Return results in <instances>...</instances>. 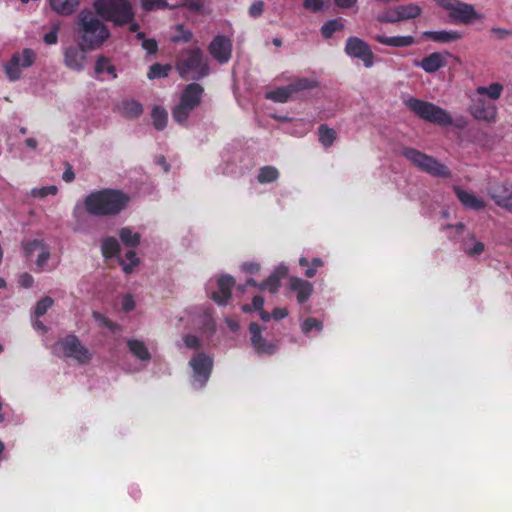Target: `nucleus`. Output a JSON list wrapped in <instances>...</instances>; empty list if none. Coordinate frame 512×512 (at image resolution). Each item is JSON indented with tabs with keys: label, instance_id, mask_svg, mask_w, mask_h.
<instances>
[{
	"label": "nucleus",
	"instance_id": "f257e3e1",
	"mask_svg": "<svg viewBox=\"0 0 512 512\" xmlns=\"http://www.w3.org/2000/svg\"><path fill=\"white\" fill-rule=\"evenodd\" d=\"M130 197L117 189H102L91 192L84 199L88 214L94 216H115L129 204Z\"/></svg>",
	"mask_w": 512,
	"mask_h": 512
},
{
	"label": "nucleus",
	"instance_id": "f03ea898",
	"mask_svg": "<svg viewBox=\"0 0 512 512\" xmlns=\"http://www.w3.org/2000/svg\"><path fill=\"white\" fill-rule=\"evenodd\" d=\"M77 33L80 43L88 50L101 47L110 37V31L91 11L83 10L78 15Z\"/></svg>",
	"mask_w": 512,
	"mask_h": 512
},
{
	"label": "nucleus",
	"instance_id": "7ed1b4c3",
	"mask_svg": "<svg viewBox=\"0 0 512 512\" xmlns=\"http://www.w3.org/2000/svg\"><path fill=\"white\" fill-rule=\"evenodd\" d=\"M93 6L98 16L115 26H124L134 20V11L128 0H95Z\"/></svg>",
	"mask_w": 512,
	"mask_h": 512
},
{
	"label": "nucleus",
	"instance_id": "20e7f679",
	"mask_svg": "<svg viewBox=\"0 0 512 512\" xmlns=\"http://www.w3.org/2000/svg\"><path fill=\"white\" fill-rule=\"evenodd\" d=\"M405 105L419 118L440 126H448L453 123L450 114L443 108L415 97L408 98Z\"/></svg>",
	"mask_w": 512,
	"mask_h": 512
},
{
	"label": "nucleus",
	"instance_id": "39448f33",
	"mask_svg": "<svg viewBox=\"0 0 512 512\" xmlns=\"http://www.w3.org/2000/svg\"><path fill=\"white\" fill-rule=\"evenodd\" d=\"M401 154L422 172L435 177H451V171L446 165L415 148L404 147Z\"/></svg>",
	"mask_w": 512,
	"mask_h": 512
},
{
	"label": "nucleus",
	"instance_id": "423d86ee",
	"mask_svg": "<svg viewBox=\"0 0 512 512\" xmlns=\"http://www.w3.org/2000/svg\"><path fill=\"white\" fill-rule=\"evenodd\" d=\"M437 4L449 11L450 20L454 23L469 24L479 18L472 5L459 0H437Z\"/></svg>",
	"mask_w": 512,
	"mask_h": 512
},
{
	"label": "nucleus",
	"instance_id": "0eeeda50",
	"mask_svg": "<svg viewBox=\"0 0 512 512\" xmlns=\"http://www.w3.org/2000/svg\"><path fill=\"white\" fill-rule=\"evenodd\" d=\"M57 344L61 347L67 358H72L79 364H88L92 360V353L80 342L74 334H69L59 340Z\"/></svg>",
	"mask_w": 512,
	"mask_h": 512
},
{
	"label": "nucleus",
	"instance_id": "6e6552de",
	"mask_svg": "<svg viewBox=\"0 0 512 512\" xmlns=\"http://www.w3.org/2000/svg\"><path fill=\"white\" fill-rule=\"evenodd\" d=\"M422 14V8L414 3L389 8L378 15L381 23H397L404 20L415 19Z\"/></svg>",
	"mask_w": 512,
	"mask_h": 512
},
{
	"label": "nucleus",
	"instance_id": "1a4fd4ad",
	"mask_svg": "<svg viewBox=\"0 0 512 512\" xmlns=\"http://www.w3.org/2000/svg\"><path fill=\"white\" fill-rule=\"evenodd\" d=\"M345 52L353 58L363 61L366 68H370L374 64V53L370 46L358 37H349L346 41Z\"/></svg>",
	"mask_w": 512,
	"mask_h": 512
},
{
	"label": "nucleus",
	"instance_id": "9d476101",
	"mask_svg": "<svg viewBox=\"0 0 512 512\" xmlns=\"http://www.w3.org/2000/svg\"><path fill=\"white\" fill-rule=\"evenodd\" d=\"M213 358L206 353L194 355V386L204 387L213 369Z\"/></svg>",
	"mask_w": 512,
	"mask_h": 512
},
{
	"label": "nucleus",
	"instance_id": "9b49d317",
	"mask_svg": "<svg viewBox=\"0 0 512 512\" xmlns=\"http://www.w3.org/2000/svg\"><path fill=\"white\" fill-rule=\"evenodd\" d=\"M192 112V83L184 88L179 103L172 110V117L175 122L184 124Z\"/></svg>",
	"mask_w": 512,
	"mask_h": 512
},
{
	"label": "nucleus",
	"instance_id": "f8f14e48",
	"mask_svg": "<svg viewBox=\"0 0 512 512\" xmlns=\"http://www.w3.org/2000/svg\"><path fill=\"white\" fill-rule=\"evenodd\" d=\"M469 112L475 119L487 122H495L497 116L496 106L483 98L473 99Z\"/></svg>",
	"mask_w": 512,
	"mask_h": 512
},
{
	"label": "nucleus",
	"instance_id": "ddd939ff",
	"mask_svg": "<svg viewBox=\"0 0 512 512\" xmlns=\"http://www.w3.org/2000/svg\"><path fill=\"white\" fill-rule=\"evenodd\" d=\"M209 53L219 63H227L232 54V43L224 35L216 36L209 45Z\"/></svg>",
	"mask_w": 512,
	"mask_h": 512
},
{
	"label": "nucleus",
	"instance_id": "4468645a",
	"mask_svg": "<svg viewBox=\"0 0 512 512\" xmlns=\"http://www.w3.org/2000/svg\"><path fill=\"white\" fill-rule=\"evenodd\" d=\"M88 50L79 43V46L71 45L64 50V64L67 68L74 71H82L84 69L86 54Z\"/></svg>",
	"mask_w": 512,
	"mask_h": 512
},
{
	"label": "nucleus",
	"instance_id": "2eb2a0df",
	"mask_svg": "<svg viewBox=\"0 0 512 512\" xmlns=\"http://www.w3.org/2000/svg\"><path fill=\"white\" fill-rule=\"evenodd\" d=\"M487 193L496 205L508 210L509 200L512 196V182L491 184L487 188Z\"/></svg>",
	"mask_w": 512,
	"mask_h": 512
},
{
	"label": "nucleus",
	"instance_id": "dca6fc26",
	"mask_svg": "<svg viewBox=\"0 0 512 512\" xmlns=\"http://www.w3.org/2000/svg\"><path fill=\"white\" fill-rule=\"evenodd\" d=\"M235 279L228 274L222 275L217 280V290L212 292L211 299L219 305H226L232 296Z\"/></svg>",
	"mask_w": 512,
	"mask_h": 512
},
{
	"label": "nucleus",
	"instance_id": "f3484780",
	"mask_svg": "<svg viewBox=\"0 0 512 512\" xmlns=\"http://www.w3.org/2000/svg\"><path fill=\"white\" fill-rule=\"evenodd\" d=\"M249 332L251 335V344L258 354H274L276 346L268 343L262 337V328L258 323L252 322L249 325Z\"/></svg>",
	"mask_w": 512,
	"mask_h": 512
},
{
	"label": "nucleus",
	"instance_id": "a211bd4d",
	"mask_svg": "<svg viewBox=\"0 0 512 512\" xmlns=\"http://www.w3.org/2000/svg\"><path fill=\"white\" fill-rule=\"evenodd\" d=\"M290 290L296 293L298 303L303 304L307 302L313 293V285L306 280L299 277H290L289 279Z\"/></svg>",
	"mask_w": 512,
	"mask_h": 512
},
{
	"label": "nucleus",
	"instance_id": "6ab92c4d",
	"mask_svg": "<svg viewBox=\"0 0 512 512\" xmlns=\"http://www.w3.org/2000/svg\"><path fill=\"white\" fill-rule=\"evenodd\" d=\"M414 65L421 67L426 73H434L439 69L446 66V60L444 56L439 52H433L422 60L414 61Z\"/></svg>",
	"mask_w": 512,
	"mask_h": 512
},
{
	"label": "nucleus",
	"instance_id": "aec40b11",
	"mask_svg": "<svg viewBox=\"0 0 512 512\" xmlns=\"http://www.w3.org/2000/svg\"><path fill=\"white\" fill-rule=\"evenodd\" d=\"M454 192L458 198V200L465 206L466 208L473 210H482L486 207V203L483 199L475 196L474 194L463 190L459 186H454Z\"/></svg>",
	"mask_w": 512,
	"mask_h": 512
},
{
	"label": "nucleus",
	"instance_id": "412c9836",
	"mask_svg": "<svg viewBox=\"0 0 512 512\" xmlns=\"http://www.w3.org/2000/svg\"><path fill=\"white\" fill-rule=\"evenodd\" d=\"M423 37L437 43H452L460 40L463 35L456 30L425 31Z\"/></svg>",
	"mask_w": 512,
	"mask_h": 512
},
{
	"label": "nucleus",
	"instance_id": "4be33fe9",
	"mask_svg": "<svg viewBox=\"0 0 512 512\" xmlns=\"http://www.w3.org/2000/svg\"><path fill=\"white\" fill-rule=\"evenodd\" d=\"M374 39L386 46L391 47H408L415 43V38L413 36L407 35V36H383V35H376Z\"/></svg>",
	"mask_w": 512,
	"mask_h": 512
},
{
	"label": "nucleus",
	"instance_id": "5701e85b",
	"mask_svg": "<svg viewBox=\"0 0 512 512\" xmlns=\"http://www.w3.org/2000/svg\"><path fill=\"white\" fill-rule=\"evenodd\" d=\"M209 73L208 58L204 56L202 51L194 47V80H199L207 76Z\"/></svg>",
	"mask_w": 512,
	"mask_h": 512
},
{
	"label": "nucleus",
	"instance_id": "b1692460",
	"mask_svg": "<svg viewBox=\"0 0 512 512\" xmlns=\"http://www.w3.org/2000/svg\"><path fill=\"white\" fill-rule=\"evenodd\" d=\"M118 109L124 117L130 119L138 118L143 113L142 104L134 99L121 101Z\"/></svg>",
	"mask_w": 512,
	"mask_h": 512
},
{
	"label": "nucleus",
	"instance_id": "393cba45",
	"mask_svg": "<svg viewBox=\"0 0 512 512\" xmlns=\"http://www.w3.org/2000/svg\"><path fill=\"white\" fill-rule=\"evenodd\" d=\"M127 347L131 354L141 361H149L151 354L143 341L136 339H128Z\"/></svg>",
	"mask_w": 512,
	"mask_h": 512
},
{
	"label": "nucleus",
	"instance_id": "a878e982",
	"mask_svg": "<svg viewBox=\"0 0 512 512\" xmlns=\"http://www.w3.org/2000/svg\"><path fill=\"white\" fill-rule=\"evenodd\" d=\"M79 0H50L51 9L59 15H70L75 12Z\"/></svg>",
	"mask_w": 512,
	"mask_h": 512
},
{
	"label": "nucleus",
	"instance_id": "bb28decb",
	"mask_svg": "<svg viewBox=\"0 0 512 512\" xmlns=\"http://www.w3.org/2000/svg\"><path fill=\"white\" fill-rule=\"evenodd\" d=\"M121 247L115 237H105L101 243V252L104 258L112 259L118 258L120 255Z\"/></svg>",
	"mask_w": 512,
	"mask_h": 512
},
{
	"label": "nucleus",
	"instance_id": "cd10ccee",
	"mask_svg": "<svg viewBox=\"0 0 512 512\" xmlns=\"http://www.w3.org/2000/svg\"><path fill=\"white\" fill-rule=\"evenodd\" d=\"M20 54L14 53L11 59L4 65L6 76L10 81H16L21 77Z\"/></svg>",
	"mask_w": 512,
	"mask_h": 512
},
{
	"label": "nucleus",
	"instance_id": "c85d7f7f",
	"mask_svg": "<svg viewBox=\"0 0 512 512\" xmlns=\"http://www.w3.org/2000/svg\"><path fill=\"white\" fill-rule=\"evenodd\" d=\"M292 93L295 94L300 91L312 90L318 87V81L316 78H307L300 77L294 79L290 84H288Z\"/></svg>",
	"mask_w": 512,
	"mask_h": 512
},
{
	"label": "nucleus",
	"instance_id": "c756f323",
	"mask_svg": "<svg viewBox=\"0 0 512 512\" xmlns=\"http://www.w3.org/2000/svg\"><path fill=\"white\" fill-rule=\"evenodd\" d=\"M119 237L123 245L129 248L137 247L141 240V235L138 232H133L129 227L121 228Z\"/></svg>",
	"mask_w": 512,
	"mask_h": 512
},
{
	"label": "nucleus",
	"instance_id": "7c9ffc66",
	"mask_svg": "<svg viewBox=\"0 0 512 512\" xmlns=\"http://www.w3.org/2000/svg\"><path fill=\"white\" fill-rule=\"evenodd\" d=\"M319 142L323 147L329 148L333 145L337 138V133L333 128L328 127L326 124H321L318 127Z\"/></svg>",
	"mask_w": 512,
	"mask_h": 512
},
{
	"label": "nucleus",
	"instance_id": "2f4dec72",
	"mask_svg": "<svg viewBox=\"0 0 512 512\" xmlns=\"http://www.w3.org/2000/svg\"><path fill=\"white\" fill-rule=\"evenodd\" d=\"M151 118L153 126L156 130H164L167 126L168 113L165 108L155 106L151 111Z\"/></svg>",
	"mask_w": 512,
	"mask_h": 512
},
{
	"label": "nucleus",
	"instance_id": "473e14b6",
	"mask_svg": "<svg viewBox=\"0 0 512 512\" xmlns=\"http://www.w3.org/2000/svg\"><path fill=\"white\" fill-rule=\"evenodd\" d=\"M293 95L289 85L279 87L265 94V98L276 103H285Z\"/></svg>",
	"mask_w": 512,
	"mask_h": 512
},
{
	"label": "nucleus",
	"instance_id": "72a5a7b5",
	"mask_svg": "<svg viewBox=\"0 0 512 512\" xmlns=\"http://www.w3.org/2000/svg\"><path fill=\"white\" fill-rule=\"evenodd\" d=\"M299 265L301 267L307 268L304 272V274L307 278H313L316 275L318 268H320L324 265V262L322 261V259L316 257V258H313L310 263L306 257H301L299 259Z\"/></svg>",
	"mask_w": 512,
	"mask_h": 512
},
{
	"label": "nucleus",
	"instance_id": "f704fd0d",
	"mask_svg": "<svg viewBox=\"0 0 512 512\" xmlns=\"http://www.w3.org/2000/svg\"><path fill=\"white\" fill-rule=\"evenodd\" d=\"M279 178V171L274 166L261 167L257 180L261 184L275 182Z\"/></svg>",
	"mask_w": 512,
	"mask_h": 512
},
{
	"label": "nucleus",
	"instance_id": "c9c22d12",
	"mask_svg": "<svg viewBox=\"0 0 512 512\" xmlns=\"http://www.w3.org/2000/svg\"><path fill=\"white\" fill-rule=\"evenodd\" d=\"M502 91H503V86L497 82L490 84L488 87L479 86L476 89V93L478 95H487L492 100L499 99Z\"/></svg>",
	"mask_w": 512,
	"mask_h": 512
},
{
	"label": "nucleus",
	"instance_id": "e433bc0d",
	"mask_svg": "<svg viewBox=\"0 0 512 512\" xmlns=\"http://www.w3.org/2000/svg\"><path fill=\"white\" fill-rule=\"evenodd\" d=\"M104 72L111 75L113 79L117 77L115 66L111 64L107 57L100 56L95 64V73L102 74Z\"/></svg>",
	"mask_w": 512,
	"mask_h": 512
},
{
	"label": "nucleus",
	"instance_id": "4c0bfd02",
	"mask_svg": "<svg viewBox=\"0 0 512 512\" xmlns=\"http://www.w3.org/2000/svg\"><path fill=\"white\" fill-rule=\"evenodd\" d=\"M119 264L122 266L123 271L126 274H130L133 269L139 264V258L133 250H129L125 254L126 260L122 259L120 256Z\"/></svg>",
	"mask_w": 512,
	"mask_h": 512
},
{
	"label": "nucleus",
	"instance_id": "58836bf2",
	"mask_svg": "<svg viewBox=\"0 0 512 512\" xmlns=\"http://www.w3.org/2000/svg\"><path fill=\"white\" fill-rule=\"evenodd\" d=\"M342 28H343V24L339 20H337V19L328 20L321 27V34L324 38L328 39V38L332 37V35L336 31H339Z\"/></svg>",
	"mask_w": 512,
	"mask_h": 512
},
{
	"label": "nucleus",
	"instance_id": "ea45409f",
	"mask_svg": "<svg viewBox=\"0 0 512 512\" xmlns=\"http://www.w3.org/2000/svg\"><path fill=\"white\" fill-rule=\"evenodd\" d=\"M280 286V276L272 273L266 280L259 284V289L264 291L268 290L271 293H276Z\"/></svg>",
	"mask_w": 512,
	"mask_h": 512
},
{
	"label": "nucleus",
	"instance_id": "a19ab883",
	"mask_svg": "<svg viewBox=\"0 0 512 512\" xmlns=\"http://www.w3.org/2000/svg\"><path fill=\"white\" fill-rule=\"evenodd\" d=\"M170 70L171 67L168 65H161L159 63H155L150 66L147 76L149 79L167 77Z\"/></svg>",
	"mask_w": 512,
	"mask_h": 512
},
{
	"label": "nucleus",
	"instance_id": "79ce46f5",
	"mask_svg": "<svg viewBox=\"0 0 512 512\" xmlns=\"http://www.w3.org/2000/svg\"><path fill=\"white\" fill-rule=\"evenodd\" d=\"M141 7L146 12L168 8L166 0H141Z\"/></svg>",
	"mask_w": 512,
	"mask_h": 512
},
{
	"label": "nucleus",
	"instance_id": "37998d69",
	"mask_svg": "<svg viewBox=\"0 0 512 512\" xmlns=\"http://www.w3.org/2000/svg\"><path fill=\"white\" fill-rule=\"evenodd\" d=\"M53 304H54V300L51 297H49V296L43 297L36 304L35 311H34L35 316L38 318L43 316L48 311V309H50L53 306Z\"/></svg>",
	"mask_w": 512,
	"mask_h": 512
},
{
	"label": "nucleus",
	"instance_id": "c03bdc74",
	"mask_svg": "<svg viewBox=\"0 0 512 512\" xmlns=\"http://www.w3.org/2000/svg\"><path fill=\"white\" fill-rule=\"evenodd\" d=\"M176 68L180 76L186 78L192 71V53L190 52L184 60H178Z\"/></svg>",
	"mask_w": 512,
	"mask_h": 512
},
{
	"label": "nucleus",
	"instance_id": "a18cd8bd",
	"mask_svg": "<svg viewBox=\"0 0 512 512\" xmlns=\"http://www.w3.org/2000/svg\"><path fill=\"white\" fill-rule=\"evenodd\" d=\"M20 54V64L22 68H28L32 66L36 59L35 52L30 48H25Z\"/></svg>",
	"mask_w": 512,
	"mask_h": 512
},
{
	"label": "nucleus",
	"instance_id": "49530a36",
	"mask_svg": "<svg viewBox=\"0 0 512 512\" xmlns=\"http://www.w3.org/2000/svg\"><path fill=\"white\" fill-rule=\"evenodd\" d=\"M92 317L94 318L95 321H97L100 325L108 328L109 330L111 331H116L118 330V325L116 323H114L113 321H111L110 319H108L105 315H103L102 313L98 312V311H93L92 312Z\"/></svg>",
	"mask_w": 512,
	"mask_h": 512
},
{
	"label": "nucleus",
	"instance_id": "de8ad7c7",
	"mask_svg": "<svg viewBox=\"0 0 512 512\" xmlns=\"http://www.w3.org/2000/svg\"><path fill=\"white\" fill-rule=\"evenodd\" d=\"M192 33L188 30H184V26L179 24L176 26V33L172 36L173 42H184L187 43L191 40Z\"/></svg>",
	"mask_w": 512,
	"mask_h": 512
},
{
	"label": "nucleus",
	"instance_id": "09e8293b",
	"mask_svg": "<svg viewBox=\"0 0 512 512\" xmlns=\"http://www.w3.org/2000/svg\"><path fill=\"white\" fill-rule=\"evenodd\" d=\"M302 331L303 333L305 334H308L309 332H311L313 329H316L317 331H321L322 328H323V324L321 321H319L318 319L314 318V317H309L307 318L303 323H302Z\"/></svg>",
	"mask_w": 512,
	"mask_h": 512
},
{
	"label": "nucleus",
	"instance_id": "8fccbe9b",
	"mask_svg": "<svg viewBox=\"0 0 512 512\" xmlns=\"http://www.w3.org/2000/svg\"><path fill=\"white\" fill-rule=\"evenodd\" d=\"M44 243L42 240L34 239L24 244V253L27 257H30L33 255V253L43 247Z\"/></svg>",
	"mask_w": 512,
	"mask_h": 512
},
{
	"label": "nucleus",
	"instance_id": "3c124183",
	"mask_svg": "<svg viewBox=\"0 0 512 512\" xmlns=\"http://www.w3.org/2000/svg\"><path fill=\"white\" fill-rule=\"evenodd\" d=\"M325 0H304L303 7L313 13L321 11L324 7Z\"/></svg>",
	"mask_w": 512,
	"mask_h": 512
},
{
	"label": "nucleus",
	"instance_id": "603ef678",
	"mask_svg": "<svg viewBox=\"0 0 512 512\" xmlns=\"http://www.w3.org/2000/svg\"><path fill=\"white\" fill-rule=\"evenodd\" d=\"M57 192H58L57 187L54 185H51V186L42 187L40 189H34L32 192V195L34 197L43 198L48 195H55Z\"/></svg>",
	"mask_w": 512,
	"mask_h": 512
},
{
	"label": "nucleus",
	"instance_id": "864d4df0",
	"mask_svg": "<svg viewBox=\"0 0 512 512\" xmlns=\"http://www.w3.org/2000/svg\"><path fill=\"white\" fill-rule=\"evenodd\" d=\"M59 25L55 24L52 26L50 32L46 33L43 37V41L48 45H54L58 41Z\"/></svg>",
	"mask_w": 512,
	"mask_h": 512
},
{
	"label": "nucleus",
	"instance_id": "5fc2aeb1",
	"mask_svg": "<svg viewBox=\"0 0 512 512\" xmlns=\"http://www.w3.org/2000/svg\"><path fill=\"white\" fill-rule=\"evenodd\" d=\"M484 249H485L484 243L481 241H476L474 243L473 247H471V248L465 247L464 251L467 255H469L471 257H475V256L482 254L484 252Z\"/></svg>",
	"mask_w": 512,
	"mask_h": 512
},
{
	"label": "nucleus",
	"instance_id": "6e6d98bb",
	"mask_svg": "<svg viewBox=\"0 0 512 512\" xmlns=\"http://www.w3.org/2000/svg\"><path fill=\"white\" fill-rule=\"evenodd\" d=\"M264 10V3L262 1H255L249 8L250 16L257 18L262 15Z\"/></svg>",
	"mask_w": 512,
	"mask_h": 512
},
{
	"label": "nucleus",
	"instance_id": "4d7b16f0",
	"mask_svg": "<svg viewBox=\"0 0 512 512\" xmlns=\"http://www.w3.org/2000/svg\"><path fill=\"white\" fill-rule=\"evenodd\" d=\"M49 258H50V252L43 245V247H41V252L38 255V258L36 260V265L40 269H43V267L46 265Z\"/></svg>",
	"mask_w": 512,
	"mask_h": 512
},
{
	"label": "nucleus",
	"instance_id": "13d9d810",
	"mask_svg": "<svg viewBox=\"0 0 512 512\" xmlns=\"http://www.w3.org/2000/svg\"><path fill=\"white\" fill-rule=\"evenodd\" d=\"M142 47L147 51L148 54H155L158 50L157 42L154 39H144Z\"/></svg>",
	"mask_w": 512,
	"mask_h": 512
},
{
	"label": "nucleus",
	"instance_id": "bf43d9fd",
	"mask_svg": "<svg viewBox=\"0 0 512 512\" xmlns=\"http://www.w3.org/2000/svg\"><path fill=\"white\" fill-rule=\"evenodd\" d=\"M134 307H135V302L133 300V297L131 295H126L122 301V309L125 312H129V311H132L134 309Z\"/></svg>",
	"mask_w": 512,
	"mask_h": 512
},
{
	"label": "nucleus",
	"instance_id": "052dcab7",
	"mask_svg": "<svg viewBox=\"0 0 512 512\" xmlns=\"http://www.w3.org/2000/svg\"><path fill=\"white\" fill-rule=\"evenodd\" d=\"M203 92V87L198 83H194V108H196L200 104L201 95L203 94Z\"/></svg>",
	"mask_w": 512,
	"mask_h": 512
},
{
	"label": "nucleus",
	"instance_id": "680f3d73",
	"mask_svg": "<svg viewBox=\"0 0 512 512\" xmlns=\"http://www.w3.org/2000/svg\"><path fill=\"white\" fill-rule=\"evenodd\" d=\"M33 282V277L28 273H23L19 278V284L24 288H30Z\"/></svg>",
	"mask_w": 512,
	"mask_h": 512
},
{
	"label": "nucleus",
	"instance_id": "e2e57ef3",
	"mask_svg": "<svg viewBox=\"0 0 512 512\" xmlns=\"http://www.w3.org/2000/svg\"><path fill=\"white\" fill-rule=\"evenodd\" d=\"M206 0H194V13L202 12V13H210L211 9L205 6Z\"/></svg>",
	"mask_w": 512,
	"mask_h": 512
},
{
	"label": "nucleus",
	"instance_id": "0e129e2a",
	"mask_svg": "<svg viewBox=\"0 0 512 512\" xmlns=\"http://www.w3.org/2000/svg\"><path fill=\"white\" fill-rule=\"evenodd\" d=\"M264 298L261 295H255L252 299V308L254 311H259L263 309L264 306Z\"/></svg>",
	"mask_w": 512,
	"mask_h": 512
},
{
	"label": "nucleus",
	"instance_id": "69168bd1",
	"mask_svg": "<svg viewBox=\"0 0 512 512\" xmlns=\"http://www.w3.org/2000/svg\"><path fill=\"white\" fill-rule=\"evenodd\" d=\"M243 270L249 274H254L259 271L260 266L258 263L246 262L243 264Z\"/></svg>",
	"mask_w": 512,
	"mask_h": 512
},
{
	"label": "nucleus",
	"instance_id": "338daca9",
	"mask_svg": "<svg viewBox=\"0 0 512 512\" xmlns=\"http://www.w3.org/2000/svg\"><path fill=\"white\" fill-rule=\"evenodd\" d=\"M288 315V310L286 308H274L272 311V317L275 320H281Z\"/></svg>",
	"mask_w": 512,
	"mask_h": 512
},
{
	"label": "nucleus",
	"instance_id": "774afa93",
	"mask_svg": "<svg viewBox=\"0 0 512 512\" xmlns=\"http://www.w3.org/2000/svg\"><path fill=\"white\" fill-rule=\"evenodd\" d=\"M62 179L67 183H70L75 179V173L70 165H68L67 169L63 172Z\"/></svg>",
	"mask_w": 512,
	"mask_h": 512
}]
</instances>
